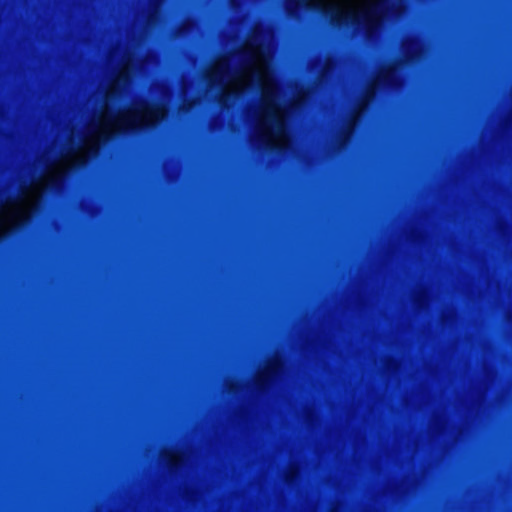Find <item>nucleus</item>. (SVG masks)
I'll return each instance as SVG.
<instances>
[{"instance_id": "obj_9", "label": "nucleus", "mask_w": 512, "mask_h": 512, "mask_svg": "<svg viewBox=\"0 0 512 512\" xmlns=\"http://www.w3.org/2000/svg\"><path fill=\"white\" fill-rule=\"evenodd\" d=\"M129 63H130V69L132 68V59L130 58L129 60Z\"/></svg>"}, {"instance_id": "obj_5", "label": "nucleus", "mask_w": 512, "mask_h": 512, "mask_svg": "<svg viewBox=\"0 0 512 512\" xmlns=\"http://www.w3.org/2000/svg\"><path fill=\"white\" fill-rule=\"evenodd\" d=\"M404 50L406 51V53L411 54V56H414L420 50L419 43L417 41H407L406 43H404Z\"/></svg>"}, {"instance_id": "obj_2", "label": "nucleus", "mask_w": 512, "mask_h": 512, "mask_svg": "<svg viewBox=\"0 0 512 512\" xmlns=\"http://www.w3.org/2000/svg\"><path fill=\"white\" fill-rule=\"evenodd\" d=\"M384 0H302L304 6L330 15L333 22L360 24L369 34L384 17Z\"/></svg>"}, {"instance_id": "obj_4", "label": "nucleus", "mask_w": 512, "mask_h": 512, "mask_svg": "<svg viewBox=\"0 0 512 512\" xmlns=\"http://www.w3.org/2000/svg\"><path fill=\"white\" fill-rule=\"evenodd\" d=\"M395 78H396V70L389 68L380 74L379 78L377 79L376 86H380L382 84L383 85H394Z\"/></svg>"}, {"instance_id": "obj_6", "label": "nucleus", "mask_w": 512, "mask_h": 512, "mask_svg": "<svg viewBox=\"0 0 512 512\" xmlns=\"http://www.w3.org/2000/svg\"><path fill=\"white\" fill-rule=\"evenodd\" d=\"M166 460L170 465L176 466L181 462V455L176 451H168L166 453Z\"/></svg>"}, {"instance_id": "obj_3", "label": "nucleus", "mask_w": 512, "mask_h": 512, "mask_svg": "<svg viewBox=\"0 0 512 512\" xmlns=\"http://www.w3.org/2000/svg\"><path fill=\"white\" fill-rule=\"evenodd\" d=\"M164 103L150 104L144 101L130 104V130L132 128L148 127L166 116Z\"/></svg>"}, {"instance_id": "obj_8", "label": "nucleus", "mask_w": 512, "mask_h": 512, "mask_svg": "<svg viewBox=\"0 0 512 512\" xmlns=\"http://www.w3.org/2000/svg\"><path fill=\"white\" fill-rule=\"evenodd\" d=\"M304 98H305V96H304V94H302V91L298 92V99L293 103V105H297L302 100H304Z\"/></svg>"}, {"instance_id": "obj_1", "label": "nucleus", "mask_w": 512, "mask_h": 512, "mask_svg": "<svg viewBox=\"0 0 512 512\" xmlns=\"http://www.w3.org/2000/svg\"><path fill=\"white\" fill-rule=\"evenodd\" d=\"M272 54L271 34L256 29L242 50L213 65L207 79L211 87L217 88L223 105L247 88L261 90V105L255 113L256 137L265 147L283 149L290 143L288 111L271 69Z\"/></svg>"}, {"instance_id": "obj_7", "label": "nucleus", "mask_w": 512, "mask_h": 512, "mask_svg": "<svg viewBox=\"0 0 512 512\" xmlns=\"http://www.w3.org/2000/svg\"><path fill=\"white\" fill-rule=\"evenodd\" d=\"M278 367H279V362L278 360H275L273 361V363L271 364V366H269L265 372H264V375L262 376L263 377V381L266 380L267 378H269L270 376H272L274 373L277 372L278 370Z\"/></svg>"}]
</instances>
